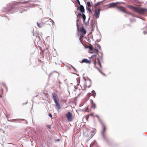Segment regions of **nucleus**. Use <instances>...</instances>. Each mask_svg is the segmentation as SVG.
Instances as JSON below:
<instances>
[{
    "instance_id": "1",
    "label": "nucleus",
    "mask_w": 147,
    "mask_h": 147,
    "mask_svg": "<svg viewBox=\"0 0 147 147\" xmlns=\"http://www.w3.org/2000/svg\"><path fill=\"white\" fill-rule=\"evenodd\" d=\"M128 7L133 11L142 15L144 14L147 11V9L135 7L131 5H129Z\"/></svg>"
},
{
    "instance_id": "2",
    "label": "nucleus",
    "mask_w": 147,
    "mask_h": 147,
    "mask_svg": "<svg viewBox=\"0 0 147 147\" xmlns=\"http://www.w3.org/2000/svg\"><path fill=\"white\" fill-rule=\"evenodd\" d=\"M53 99L55 103L56 104L57 108L59 110L61 108V107L57 100V96L55 94L53 93Z\"/></svg>"
},
{
    "instance_id": "3",
    "label": "nucleus",
    "mask_w": 147,
    "mask_h": 147,
    "mask_svg": "<svg viewBox=\"0 0 147 147\" xmlns=\"http://www.w3.org/2000/svg\"><path fill=\"white\" fill-rule=\"evenodd\" d=\"M72 115L70 112H68L66 114V117L69 121H71L72 120Z\"/></svg>"
},
{
    "instance_id": "4",
    "label": "nucleus",
    "mask_w": 147,
    "mask_h": 147,
    "mask_svg": "<svg viewBox=\"0 0 147 147\" xmlns=\"http://www.w3.org/2000/svg\"><path fill=\"white\" fill-rule=\"evenodd\" d=\"M95 117H97L98 118V119L99 120V121H100V122L102 124V126H103V131L102 132V134L103 135V136H104V133H105V132L106 130V127H105V125H104V124H103V123L102 122V121L99 117L97 115H96L95 116Z\"/></svg>"
},
{
    "instance_id": "5",
    "label": "nucleus",
    "mask_w": 147,
    "mask_h": 147,
    "mask_svg": "<svg viewBox=\"0 0 147 147\" xmlns=\"http://www.w3.org/2000/svg\"><path fill=\"white\" fill-rule=\"evenodd\" d=\"M100 9H95L94 10V14L96 18L99 17L100 15Z\"/></svg>"
},
{
    "instance_id": "6",
    "label": "nucleus",
    "mask_w": 147,
    "mask_h": 147,
    "mask_svg": "<svg viewBox=\"0 0 147 147\" xmlns=\"http://www.w3.org/2000/svg\"><path fill=\"white\" fill-rule=\"evenodd\" d=\"M90 103L91 108H93L94 109H95L96 107V105L94 103L93 100L92 99L91 100Z\"/></svg>"
},
{
    "instance_id": "7",
    "label": "nucleus",
    "mask_w": 147,
    "mask_h": 147,
    "mask_svg": "<svg viewBox=\"0 0 147 147\" xmlns=\"http://www.w3.org/2000/svg\"><path fill=\"white\" fill-rule=\"evenodd\" d=\"M80 11L82 13H83L84 11V9L83 6L81 5H80L79 7Z\"/></svg>"
},
{
    "instance_id": "8",
    "label": "nucleus",
    "mask_w": 147,
    "mask_h": 147,
    "mask_svg": "<svg viewBox=\"0 0 147 147\" xmlns=\"http://www.w3.org/2000/svg\"><path fill=\"white\" fill-rule=\"evenodd\" d=\"M118 9L121 11L123 12H125V9L124 7H122L121 6H119L117 7Z\"/></svg>"
},
{
    "instance_id": "9",
    "label": "nucleus",
    "mask_w": 147,
    "mask_h": 147,
    "mask_svg": "<svg viewBox=\"0 0 147 147\" xmlns=\"http://www.w3.org/2000/svg\"><path fill=\"white\" fill-rule=\"evenodd\" d=\"M118 3H112L109 5V7H114L116 6Z\"/></svg>"
},
{
    "instance_id": "10",
    "label": "nucleus",
    "mask_w": 147,
    "mask_h": 147,
    "mask_svg": "<svg viewBox=\"0 0 147 147\" xmlns=\"http://www.w3.org/2000/svg\"><path fill=\"white\" fill-rule=\"evenodd\" d=\"M85 62L86 63H90V61L88 59H83L82 61V63Z\"/></svg>"
},
{
    "instance_id": "11",
    "label": "nucleus",
    "mask_w": 147,
    "mask_h": 147,
    "mask_svg": "<svg viewBox=\"0 0 147 147\" xmlns=\"http://www.w3.org/2000/svg\"><path fill=\"white\" fill-rule=\"evenodd\" d=\"M79 16H82L83 19V21L84 22L85 21V19H86V16L83 13L82 14L81 13H79Z\"/></svg>"
},
{
    "instance_id": "12",
    "label": "nucleus",
    "mask_w": 147,
    "mask_h": 147,
    "mask_svg": "<svg viewBox=\"0 0 147 147\" xmlns=\"http://www.w3.org/2000/svg\"><path fill=\"white\" fill-rule=\"evenodd\" d=\"M80 32H81L83 33L84 34H86V31L85 29L83 27H82L80 29Z\"/></svg>"
},
{
    "instance_id": "13",
    "label": "nucleus",
    "mask_w": 147,
    "mask_h": 147,
    "mask_svg": "<svg viewBox=\"0 0 147 147\" xmlns=\"http://www.w3.org/2000/svg\"><path fill=\"white\" fill-rule=\"evenodd\" d=\"M37 25L39 28H41L43 26V24L42 23L39 24L38 22L37 23Z\"/></svg>"
},
{
    "instance_id": "14",
    "label": "nucleus",
    "mask_w": 147,
    "mask_h": 147,
    "mask_svg": "<svg viewBox=\"0 0 147 147\" xmlns=\"http://www.w3.org/2000/svg\"><path fill=\"white\" fill-rule=\"evenodd\" d=\"M79 21V20L78 19H77L76 20V26H77V30L78 31H79V29L78 27V22Z\"/></svg>"
},
{
    "instance_id": "15",
    "label": "nucleus",
    "mask_w": 147,
    "mask_h": 147,
    "mask_svg": "<svg viewBox=\"0 0 147 147\" xmlns=\"http://www.w3.org/2000/svg\"><path fill=\"white\" fill-rule=\"evenodd\" d=\"M98 62L97 63V65H99L100 67H101V65L100 64V61L98 59Z\"/></svg>"
},
{
    "instance_id": "16",
    "label": "nucleus",
    "mask_w": 147,
    "mask_h": 147,
    "mask_svg": "<svg viewBox=\"0 0 147 147\" xmlns=\"http://www.w3.org/2000/svg\"><path fill=\"white\" fill-rule=\"evenodd\" d=\"M92 95L94 96V97L96 95V93L93 90L92 91Z\"/></svg>"
},
{
    "instance_id": "17",
    "label": "nucleus",
    "mask_w": 147,
    "mask_h": 147,
    "mask_svg": "<svg viewBox=\"0 0 147 147\" xmlns=\"http://www.w3.org/2000/svg\"><path fill=\"white\" fill-rule=\"evenodd\" d=\"M92 134H91L92 135V137L94 135L95 133V130H94L92 131Z\"/></svg>"
},
{
    "instance_id": "18",
    "label": "nucleus",
    "mask_w": 147,
    "mask_h": 147,
    "mask_svg": "<svg viewBox=\"0 0 147 147\" xmlns=\"http://www.w3.org/2000/svg\"><path fill=\"white\" fill-rule=\"evenodd\" d=\"M87 5L89 7H90V4L89 1H88L87 2Z\"/></svg>"
},
{
    "instance_id": "19",
    "label": "nucleus",
    "mask_w": 147,
    "mask_h": 147,
    "mask_svg": "<svg viewBox=\"0 0 147 147\" xmlns=\"http://www.w3.org/2000/svg\"><path fill=\"white\" fill-rule=\"evenodd\" d=\"M86 9L89 11L90 12H91V9L88 7H86Z\"/></svg>"
},
{
    "instance_id": "20",
    "label": "nucleus",
    "mask_w": 147,
    "mask_h": 147,
    "mask_svg": "<svg viewBox=\"0 0 147 147\" xmlns=\"http://www.w3.org/2000/svg\"><path fill=\"white\" fill-rule=\"evenodd\" d=\"M89 49H90V51H92L93 50V48L92 46H89Z\"/></svg>"
},
{
    "instance_id": "21",
    "label": "nucleus",
    "mask_w": 147,
    "mask_h": 147,
    "mask_svg": "<svg viewBox=\"0 0 147 147\" xmlns=\"http://www.w3.org/2000/svg\"><path fill=\"white\" fill-rule=\"evenodd\" d=\"M96 55H94L91 56L92 58H95L96 59Z\"/></svg>"
},
{
    "instance_id": "22",
    "label": "nucleus",
    "mask_w": 147,
    "mask_h": 147,
    "mask_svg": "<svg viewBox=\"0 0 147 147\" xmlns=\"http://www.w3.org/2000/svg\"><path fill=\"white\" fill-rule=\"evenodd\" d=\"M76 1H77V2H78V3L79 5H81L80 4V2L79 0H76Z\"/></svg>"
},
{
    "instance_id": "23",
    "label": "nucleus",
    "mask_w": 147,
    "mask_h": 147,
    "mask_svg": "<svg viewBox=\"0 0 147 147\" xmlns=\"http://www.w3.org/2000/svg\"><path fill=\"white\" fill-rule=\"evenodd\" d=\"M28 2H19V3H22V4H24L25 3H28Z\"/></svg>"
},
{
    "instance_id": "24",
    "label": "nucleus",
    "mask_w": 147,
    "mask_h": 147,
    "mask_svg": "<svg viewBox=\"0 0 147 147\" xmlns=\"http://www.w3.org/2000/svg\"><path fill=\"white\" fill-rule=\"evenodd\" d=\"M98 69L100 73H102V74L105 75V74H103L98 68Z\"/></svg>"
},
{
    "instance_id": "25",
    "label": "nucleus",
    "mask_w": 147,
    "mask_h": 147,
    "mask_svg": "<svg viewBox=\"0 0 147 147\" xmlns=\"http://www.w3.org/2000/svg\"><path fill=\"white\" fill-rule=\"evenodd\" d=\"M83 36H80V40H81V38L82 37V38L83 37Z\"/></svg>"
},
{
    "instance_id": "26",
    "label": "nucleus",
    "mask_w": 147,
    "mask_h": 147,
    "mask_svg": "<svg viewBox=\"0 0 147 147\" xmlns=\"http://www.w3.org/2000/svg\"><path fill=\"white\" fill-rule=\"evenodd\" d=\"M52 73H50V74H49V77H50L51 76V75H52Z\"/></svg>"
},
{
    "instance_id": "27",
    "label": "nucleus",
    "mask_w": 147,
    "mask_h": 147,
    "mask_svg": "<svg viewBox=\"0 0 147 147\" xmlns=\"http://www.w3.org/2000/svg\"><path fill=\"white\" fill-rule=\"evenodd\" d=\"M49 116L51 117H52V115L51 114H49Z\"/></svg>"
},
{
    "instance_id": "28",
    "label": "nucleus",
    "mask_w": 147,
    "mask_h": 147,
    "mask_svg": "<svg viewBox=\"0 0 147 147\" xmlns=\"http://www.w3.org/2000/svg\"><path fill=\"white\" fill-rule=\"evenodd\" d=\"M72 67H73V69L75 70H76V69H75V68L74 67H73V66H72Z\"/></svg>"
},
{
    "instance_id": "29",
    "label": "nucleus",
    "mask_w": 147,
    "mask_h": 147,
    "mask_svg": "<svg viewBox=\"0 0 147 147\" xmlns=\"http://www.w3.org/2000/svg\"><path fill=\"white\" fill-rule=\"evenodd\" d=\"M54 23V22L53 21L52 22V24L53 25Z\"/></svg>"
},
{
    "instance_id": "30",
    "label": "nucleus",
    "mask_w": 147,
    "mask_h": 147,
    "mask_svg": "<svg viewBox=\"0 0 147 147\" xmlns=\"http://www.w3.org/2000/svg\"><path fill=\"white\" fill-rule=\"evenodd\" d=\"M144 33L145 34H146L147 33V32H145V31H144Z\"/></svg>"
},
{
    "instance_id": "31",
    "label": "nucleus",
    "mask_w": 147,
    "mask_h": 147,
    "mask_svg": "<svg viewBox=\"0 0 147 147\" xmlns=\"http://www.w3.org/2000/svg\"><path fill=\"white\" fill-rule=\"evenodd\" d=\"M98 46V47L100 49V45H98L97 46Z\"/></svg>"
},
{
    "instance_id": "32",
    "label": "nucleus",
    "mask_w": 147,
    "mask_h": 147,
    "mask_svg": "<svg viewBox=\"0 0 147 147\" xmlns=\"http://www.w3.org/2000/svg\"><path fill=\"white\" fill-rule=\"evenodd\" d=\"M96 51L97 52H98V49H96Z\"/></svg>"
},
{
    "instance_id": "33",
    "label": "nucleus",
    "mask_w": 147,
    "mask_h": 147,
    "mask_svg": "<svg viewBox=\"0 0 147 147\" xmlns=\"http://www.w3.org/2000/svg\"><path fill=\"white\" fill-rule=\"evenodd\" d=\"M21 6H22V7H24V6H23V5H21Z\"/></svg>"
},
{
    "instance_id": "34",
    "label": "nucleus",
    "mask_w": 147,
    "mask_h": 147,
    "mask_svg": "<svg viewBox=\"0 0 147 147\" xmlns=\"http://www.w3.org/2000/svg\"><path fill=\"white\" fill-rule=\"evenodd\" d=\"M92 58L91 56V57H90V58Z\"/></svg>"
},
{
    "instance_id": "35",
    "label": "nucleus",
    "mask_w": 147,
    "mask_h": 147,
    "mask_svg": "<svg viewBox=\"0 0 147 147\" xmlns=\"http://www.w3.org/2000/svg\"><path fill=\"white\" fill-rule=\"evenodd\" d=\"M98 4H98V3L97 4V5H98Z\"/></svg>"
}]
</instances>
